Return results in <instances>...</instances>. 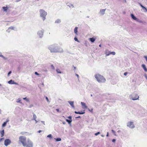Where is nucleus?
I'll return each mask as SVG.
<instances>
[{"label":"nucleus","instance_id":"f257e3e1","mask_svg":"<svg viewBox=\"0 0 147 147\" xmlns=\"http://www.w3.org/2000/svg\"><path fill=\"white\" fill-rule=\"evenodd\" d=\"M19 141L20 142L24 147H33V146L32 143L29 139L27 141L26 138L25 136H20Z\"/></svg>","mask_w":147,"mask_h":147},{"label":"nucleus","instance_id":"f03ea898","mask_svg":"<svg viewBox=\"0 0 147 147\" xmlns=\"http://www.w3.org/2000/svg\"><path fill=\"white\" fill-rule=\"evenodd\" d=\"M94 76L99 82L103 83L105 82L106 81L105 79L103 76L99 74H95Z\"/></svg>","mask_w":147,"mask_h":147},{"label":"nucleus","instance_id":"7ed1b4c3","mask_svg":"<svg viewBox=\"0 0 147 147\" xmlns=\"http://www.w3.org/2000/svg\"><path fill=\"white\" fill-rule=\"evenodd\" d=\"M40 16L42 18L43 20L44 21L45 18V17L47 14V12L43 9L40 10Z\"/></svg>","mask_w":147,"mask_h":147},{"label":"nucleus","instance_id":"20e7f679","mask_svg":"<svg viewBox=\"0 0 147 147\" xmlns=\"http://www.w3.org/2000/svg\"><path fill=\"white\" fill-rule=\"evenodd\" d=\"M127 125L130 128H134L135 127L133 122L131 121L128 122L127 124Z\"/></svg>","mask_w":147,"mask_h":147},{"label":"nucleus","instance_id":"39448f33","mask_svg":"<svg viewBox=\"0 0 147 147\" xmlns=\"http://www.w3.org/2000/svg\"><path fill=\"white\" fill-rule=\"evenodd\" d=\"M11 143V140L9 139H6L4 141V144L6 146L10 144Z\"/></svg>","mask_w":147,"mask_h":147},{"label":"nucleus","instance_id":"423d86ee","mask_svg":"<svg viewBox=\"0 0 147 147\" xmlns=\"http://www.w3.org/2000/svg\"><path fill=\"white\" fill-rule=\"evenodd\" d=\"M139 98V96L137 94H134L131 97V98L133 100H135L138 99Z\"/></svg>","mask_w":147,"mask_h":147},{"label":"nucleus","instance_id":"0eeeda50","mask_svg":"<svg viewBox=\"0 0 147 147\" xmlns=\"http://www.w3.org/2000/svg\"><path fill=\"white\" fill-rule=\"evenodd\" d=\"M43 31L42 30H40L38 31V34L40 37H41L43 35Z\"/></svg>","mask_w":147,"mask_h":147},{"label":"nucleus","instance_id":"6e6552de","mask_svg":"<svg viewBox=\"0 0 147 147\" xmlns=\"http://www.w3.org/2000/svg\"><path fill=\"white\" fill-rule=\"evenodd\" d=\"M68 117L69 119V120L66 119V121L67 122H68L69 124H70L72 121V120L71 119L72 117L71 116H69Z\"/></svg>","mask_w":147,"mask_h":147},{"label":"nucleus","instance_id":"1a4fd4ad","mask_svg":"<svg viewBox=\"0 0 147 147\" xmlns=\"http://www.w3.org/2000/svg\"><path fill=\"white\" fill-rule=\"evenodd\" d=\"M81 104L82 106V108L84 109H87L88 108L87 106L86 105V104L84 102H81Z\"/></svg>","mask_w":147,"mask_h":147},{"label":"nucleus","instance_id":"9d476101","mask_svg":"<svg viewBox=\"0 0 147 147\" xmlns=\"http://www.w3.org/2000/svg\"><path fill=\"white\" fill-rule=\"evenodd\" d=\"M74 112L76 114H83L85 113L84 110L83 111H81L78 112L75 111Z\"/></svg>","mask_w":147,"mask_h":147},{"label":"nucleus","instance_id":"9b49d317","mask_svg":"<svg viewBox=\"0 0 147 147\" xmlns=\"http://www.w3.org/2000/svg\"><path fill=\"white\" fill-rule=\"evenodd\" d=\"M142 67L144 69V71L147 72V69L146 68L145 65L144 64H142Z\"/></svg>","mask_w":147,"mask_h":147},{"label":"nucleus","instance_id":"f8f14e48","mask_svg":"<svg viewBox=\"0 0 147 147\" xmlns=\"http://www.w3.org/2000/svg\"><path fill=\"white\" fill-rule=\"evenodd\" d=\"M106 9H102L100 10V12L102 15H103L105 12Z\"/></svg>","mask_w":147,"mask_h":147},{"label":"nucleus","instance_id":"ddd939ff","mask_svg":"<svg viewBox=\"0 0 147 147\" xmlns=\"http://www.w3.org/2000/svg\"><path fill=\"white\" fill-rule=\"evenodd\" d=\"M131 16L133 20H135L136 21V20H137L138 18H136L133 14H131Z\"/></svg>","mask_w":147,"mask_h":147},{"label":"nucleus","instance_id":"4468645a","mask_svg":"<svg viewBox=\"0 0 147 147\" xmlns=\"http://www.w3.org/2000/svg\"><path fill=\"white\" fill-rule=\"evenodd\" d=\"M78 28L77 27H76L74 29V32L76 35H78Z\"/></svg>","mask_w":147,"mask_h":147},{"label":"nucleus","instance_id":"2eb2a0df","mask_svg":"<svg viewBox=\"0 0 147 147\" xmlns=\"http://www.w3.org/2000/svg\"><path fill=\"white\" fill-rule=\"evenodd\" d=\"M89 40L92 42H94L95 40V38L94 37H92L89 38Z\"/></svg>","mask_w":147,"mask_h":147},{"label":"nucleus","instance_id":"dca6fc26","mask_svg":"<svg viewBox=\"0 0 147 147\" xmlns=\"http://www.w3.org/2000/svg\"><path fill=\"white\" fill-rule=\"evenodd\" d=\"M107 56H109L111 54H112L113 55H115V53L114 52H110L109 53H107Z\"/></svg>","mask_w":147,"mask_h":147},{"label":"nucleus","instance_id":"f3484780","mask_svg":"<svg viewBox=\"0 0 147 147\" xmlns=\"http://www.w3.org/2000/svg\"><path fill=\"white\" fill-rule=\"evenodd\" d=\"M69 103L71 105V106L73 107H74V102L73 101H69Z\"/></svg>","mask_w":147,"mask_h":147},{"label":"nucleus","instance_id":"a211bd4d","mask_svg":"<svg viewBox=\"0 0 147 147\" xmlns=\"http://www.w3.org/2000/svg\"><path fill=\"white\" fill-rule=\"evenodd\" d=\"M8 83L9 84H14V81L12 80H11L9 81H8Z\"/></svg>","mask_w":147,"mask_h":147},{"label":"nucleus","instance_id":"6ab92c4d","mask_svg":"<svg viewBox=\"0 0 147 147\" xmlns=\"http://www.w3.org/2000/svg\"><path fill=\"white\" fill-rule=\"evenodd\" d=\"M8 121H6L4 122L2 124V126L3 127L5 126L7 124V122H8Z\"/></svg>","mask_w":147,"mask_h":147},{"label":"nucleus","instance_id":"aec40b11","mask_svg":"<svg viewBox=\"0 0 147 147\" xmlns=\"http://www.w3.org/2000/svg\"><path fill=\"white\" fill-rule=\"evenodd\" d=\"M2 8L4 11H6L8 9V8L7 7H3Z\"/></svg>","mask_w":147,"mask_h":147},{"label":"nucleus","instance_id":"412c9836","mask_svg":"<svg viewBox=\"0 0 147 147\" xmlns=\"http://www.w3.org/2000/svg\"><path fill=\"white\" fill-rule=\"evenodd\" d=\"M56 71L57 73L61 74V72L59 69H57L56 70Z\"/></svg>","mask_w":147,"mask_h":147},{"label":"nucleus","instance_id":"4be33fe9","mask_svg":"<svg viewBox=\"0 0 147 147\" xmlns=\"http://www.w3.org/2000/svg\"><path fill=\"white\" fill-rule=\"evenodd\" d=\"M139 5L143 9H144L145 10L146 9V8L145 7L143 6L141 3H139Z\"/></svg>","mask_w":147,"mask_h":147},{"label":"nucleus","instance_id":"5701e85b","mask_svg":"<svg viewBox=\"0 0 147 147\" xmlns=\"http://www.w3.org/2000/svg\"><path fill=\"white\" fill-rule=\"evenodd\" d=\"M61 22L60 20L58 19L55 21V23H59Z\"/></svg>","mask_w":147,"mask_h":147},{"label":"nucleus","instance_id":"b1692460","mask_svg":"<svg viewBox=\"0 0 147 147\" xmlns=\"http://www.w3.org/2000/svg\"><path fill=\"white\" fill-rule=\"evenodd\" d=\"M4 133V130H2L1 131V134L2 135L1 136L2 137Z\"/></svg>","mask_w":147,"mask_h":147},{"label":"nucleus","instance_id":"393cba45","mask_svg":"<svg viewBox=\"0 0 147 147\" xmlns=\"http://www.w3.org/2000/svg\"><path fill=\"white\" fill-rule=\"evenodd\" d=\"M61 139L60 138H57L56 139V141H61Z\"/></svg>","mask_w":147,"mask_h":147},{"label":"nucleus","instance_id":"a878e982","mask_svg":"<svg viewBox=\"0 0 147 147\" xmlns=\"http://www.w3.org/2000/svg\"><path fill=\"white\" fill-rule=\"evenodd\" d=\"M33 119L35 121H36V115L35 114H34L33 116Z\"/></svg>","mask_w":147,"mask_h":147},{"label":"nucleus","instance_id":"bb28decb","mask_svg":"<svg viewBox=\"0 0 147 147\" xmlns=\"http://www.w3.org/2000/svg\"><path fill=\"white\" fill-rule=\"evenodd\" d=\"M136 21L141 23H143V22L142 21L140 20L139 19H138L137 20H136Z\"/></svg>","mask_w":147,"mask_h":147},{"label":"nucleus","instance_id":"cd10ccee","mask_svg":"<svg viewBox=\"0 0 147 147\" xmlns=\"http://www.w3.org/2000/svg\"><path fill=\"white\" fill-rule=\"evenodd\" d=\"M50 50L51 51V52H56V51L55 50H53L52 49H51V48L50 49Z\"/></svg>","mask_w":147,"mask_h":147},{"label":"nucleus","instance_id":"c85d7f7f","mask_svg":"<svg viewBox=\"0 0 147 147\" xmlns=\"http://www.w3.org/2000/svg\"><path fill=\"white\" fill-rule=\"evenodd\" d=\"M74 39L76 41L78 42H79V41L78 40V39L76 37H75L74 38Z\"/></svg>","mask_w":147,"mask_h":147},{"label":"nucleus","instance_id":"c756f323","mask_svg":"<svg viewBox=\"0 0 147 147\" xmlns=\"http://www.w3.org/2000/svg\"><path fill=\"white\" fill-rule=\"evenodd\" d=\"M51 67L52 69H53V70L55 69V67L53 65H51Z\"/></svg>","mask_w":147,"mask_h":147},{"label":"nucleus","instance_id":"7c9ffc66","mask_svg":"<svg viewBox=\"0 0 147 147\" xmlns=\"http://www.w3.org/2000/svg\"><path fill=\"white\" fill-rule=\"evenodd\" d=\"M110 52V51H106L105 52V54L106 55H107V53H109Z\"/></svg>","mask_w":147,"mask_h":147},{"label":"nucleus","instance_id":"2f4dec72","mask_svg":"<svg viewBox=\"0 0 147 147\" xmlns=\"http://www.w3.org/2000/svg\"><path fill=\"white\" fill-rule=\"evenodd\" d=\"M100 134V132H97V133H95V136H97V135H98V134Z\"/></svg>","mask_w":147,"mask_h":147},{"label":"nucleus","instance_id":"473e14b6","mask_svg":"<svg viewBox=\"0 0 147 147\" xmlns=\"http://www.w3.org/2000/svg\"><path fill=\"white\" fill-rule=\"evenodd\" d=\"M23 99L24 100H26L27 101H29V99H28L26 97L23 98Z\"/></svg>","mask_w":147,"mask_h":147},{"label":"nucleus","instance_id":"72a5a7b5","mask_svg":"<svg viewBox=\"0 0 147 147\" xmlns=\"http://www.w3.org/2000/svg\"><path fill=\"white\" fill-rule=\"evenodd\" d=\"M47 136V137H49V138H52V135L51 134L49 135H48Z\"/></svg>","mask_w":147,"mask_h":147},{"label":"nucleus","instance_id":"f704fd0d","mask_svg":"<svg viewBox=\"0 0 147 147\" xmlns=\"http://www.w3.org/2000/svg\"><path fill=\"white\" fill-rule=\"evenodd\" d=\"M46 98L47 101V102H49V100L47 97V96L46 97Z\"/></svg>","mask_w":147,"mask_h":147},{"label":"nucleus","instance_id":"c9c22d12","mask_svg":"<svg viewBox=\"0 0 147 147\" xmlns=\"http://www.w3.org/2000/svg\"><path fill=\"white\" fill-rule=\"evenodd\" d=\"M88 109L89 111H90V112H92L93 109Z\"/></svg>","mask_w":147,"mask_h":147},{"label":"nucleus","instance_id":"e433bc0d","mask_svg":"<svg viewBox=\"0 0 147 147\" xmlns=\"http://www.w3.org/2000/svg\"><path fill=\"white\" fill-rule=\"evenodd\" d=\"M144 76H145V78H146V79L147 80V74H145L144 75Z\"/></svg>","mask_w":147,"mask_h":147},{"label":"nucleus","instance_id":"4c0bfd02","mask_svg":"<svg viewBox=\"0 0 147 147\" xmlns=\"http://www.w3.org/2000/svg\"><path fill=\"white\" fill-rule=\"evenodd\" d=\"M35 74L36 75H39V74L37 72H35Z\"/></svg>","mask_w":147,"mask_h":147},{"label":"nucleus","instance_id":"58836bf2","mask_svg":"<svg viewBox=\"0 0 147 147\" xmlns=\"http://www.w3.org/2000/svg\"><path fill=\"white\" fill-rule=\"evenodd\" d=\"M111 131L114 134H115V131L113 130H112Z\"/></svg>","mask_w":147,"mask_h":147},{"label":"nucleus","instance_id":"ea45409f","mask_svg":"<svg viewBox=\"0 0 147 147\" xmlns=\"http://www.w3.org/2000/svg\"><path fill=\"white\" fill-rule=\"evenodd\" d=\"M144 57L145 58L146 61H147V56H144Z\"/></svg>","mask_w":147,"mask_h":147},{"label":"nucleus","instance_id":"a19ab883","mask_svg":"<svg viewBox=\"0 0 147 147\" xmlns=\"http://www.w3.org/2000/svg\"><path fill=\"white\" fill-rule=\"evenodd\" d=\"M127 72H125L124 73V75L125 76H126L127 75Z\"/></svg>","mask_w":147,"mask_h":147},{"label":"nucleus","instance_id":"79ce46f5","mask_svg":"<svg viewBox=\"0 0 147 147\" xmlns=\"http://www.w3.org/2000/svg\"><path fill=\"white\" fill-rule=\"evenodd\" d=\"M56 110L57 111V112H59V109H56Z\"/></svg>","mask_w":147,"mask_h":147},{"label":"nucleus","instance_id":"37998d69","mask_svg":"<svg viewBox=\"0 0 147 147\" xmlns=\"http://www.w3.org/2000/svg\"><path fill=\"white\" fill-rule=\"evenodd\" d=\"M11 73V71H10L9 72L8 74V75H9Z\"/></svg>","mask_w":147,"mask_h":147},{"label":"nucleus","instance_id":"c03bdc74","mask_svg":"<svg viewBox=\"0 0 147 147\" xmlns=\"http://www.w3.org/2000/svg\"><path fill=\"white\" fill-rule=\"evenodd\" d=\"M76 76H77V77H78V78H79V75H78V74H76Z\"/></svg>","mask_w":147,"mask_h":147},{"label":"nucleus","instance_id":"a18cd8bd","mask_svg":"<svg viewBox=\"0 0 147 147\" xmlns=\"http://www.w3.org/2000/svg\"><path fill=\"white\" fill-rule=\"evenodd\" d=\"M112 142H115V139H113L112 140Z\"/></svg>","mask_w":147,"mask_h":147},{"label":"nucleus","instance_id":"49530a36","mask_svg":"<svg viewBox=\"0 0 147 147\" xmlns=\"http://www.w3.org/2000/svg\"><path fill=\"white\" fill-rule=\"evenodd\" d=\"M107 136H109V133L108 132H107Z\"/></svg>","mask_w":147,"mask_h":147},{"label":"nucleus","instance_id":"de8ad7c7","mask_svg":"<svg viewBox=\"0 0 147 147\" xmlns=\"http://www.w3.org/2000/svg\"><path fill=\"white\" fill-rule=\"evenodd\" d=\"M14 84H17V83L15 82H14Z\"/></svg>","mask_w":147,"mask_h":147},{"label":"nucleus","instance_id":"09e8293b","mask_svg":"<svg viewBox=\"0 0 147 147\" xmlns=\"http://www.w3.org/2000/svg\"><path fill=\"white\" fill-rule=\"evenodd\" d=\"M41 131V130H39L38 131V132L39 133H40Z\"/></svg>","mask_w":147,"mask_h":147},{"label":"nucleus","instance_id":"8fccbe9b","mask_svg":"<svg viewBox=\"0 0 147 147\" xmlns=\"http://www.w3.org/2000/svg\"><path fill=\"white\" fill-rule=\"evenodd\" d=\"M20 100H18L17 101V102H20Z\"/></svg>","mask_w":147,"mask_h":147},{"label":"nucleus","instance_id":"3c124183","mask_svg":"<svg viewBox=\"0 0 147 147\" xmlns=\"http://www.w3.org/2000/svg\"><path fill=\"white\" fill-rule=\"evenodd\" d=\"M99 46L100 47H101V45H100H100H99Z\"/></svg>","mask_w":147,"mask_h":147},{"label":"nucleus","instance_id":"603ef678","mask_svg":"<svg viewBox=\"0 0 147 147\" xmlns=\"http://www.w3.org/2000/svg\"><path fill=\"white\" fill-rule=\"evenodd\" d=\"M0 56L2 57H3V55H1Z\"/></svg>","mask_w":147,"mask_h":147},{"label":"nucleus","instance_id":"864d4df0","mask_svg":"<svg viewBox=\"0 0 147 147\" xmlns=\"http://www.w3.org/2000/svg\"><path fill=\"white\" fill-rule=\"evenodd\" d=\"M76 67H74V69H76Z\"/></svg>","mask_w":147,"mask_h":147},{"label":"nucleus","instance_id":"5fc2aeb1","mask_svg":"<svg viewBox=\"0 0 147 147\" xmlns=\"http://www.w3.org/2000/svg\"><path fill=\"white\" fill-rule=\"evenodd\" d=\"M146 11L147 12V9H146Z\"/></svg>","mask_w":147,"mask_h":147},{"label":"nucleus","instance_id":"6e6d98bb","mask_svg":"<svg viewBox=\"0 0 147 147\" xmlns=\"http://www.w3.org/2000/svg\"><path fill=\"white\" fill-rule=\"evenodd\" d=\"M80 117L79 116V117Z\"/></svg>","mask_w":147,"mask_h":147},{"label":"nucleus","instance_id":"4d7b16f0","mask_svg":"<svg viewBox=\"0 0 147 147\" xmlns=\"http://www.w3.org/2000/svg\"><path fill=\"white\" fill-rule=\"evenodd\" d=\"M1 84H0V86H1Z\"/></svg>","mask_w":147,"mask_h":147}]
</instances>
